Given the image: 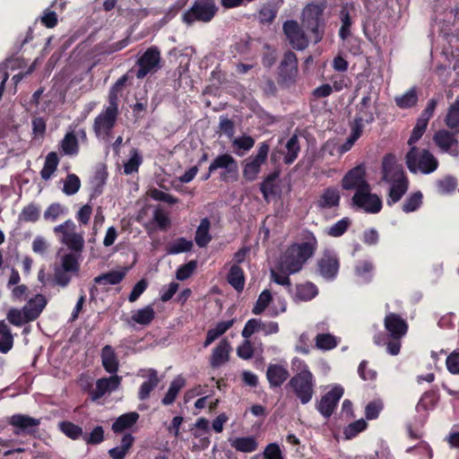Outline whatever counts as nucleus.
<instances>
[{"mask_svg": "<svg viewBox=\"0 0 459 459\" xmlns=\"http://www.w3.org/2000/svg\"><path fill=\"white\" fill-rule=\"evenodd\" d=\"M117 116L118 114L106 108L98 115L93 123V130L96 135H109L116 126Z\"/></svg>", "mask_w": 459, "mask_h": 459, "instance_id": "nucleus-17", "label": "nucleus"}, {"mask_svg": "<svg viewBox=\"0 0 459 459\" xmlns=\"http://www.w3.org/2000/svg\"><path fill=\"white\" fill-rule=\"evenodd\" d=\"M82 439L87 445L95 446L104 441V429L102 426H96L90 434L84 433Z\"/></svg>", "mask_w": 459, "mask_h": 459, "instance_id": "nucleus-54", "label": "nucleus"}, {"mask_svg": "<svg viewBox=\"0 0 459 459\" xmlns=\"http://www.w3.org/2000/svg\"><path fill=\"white\" fill-rule=\"evenodd\" d=\"M350 224L351 221L349 218H342V220L335 222L331 228H329L327 233L331 237H341L347 231Z\"/></svg>", "mask_w": 459, "mask_h": 459, "instance_id": "nucleus-60", "label": "nucleus"}, {"mask_svg": "<svg viewBox=\"0 0 459 459\" xmlns=\"http://www.w3.org/2000/svg\"><path fill=\"white\" fill-rule=\"evenodd\" d=\"M19 218L22 221L35 222L39 218V209L37 205L30 204L22 209Z\"/></svg>", "mask_w": 459, "mask_h": 459, "instance_id": "nucleus-56", "label": "nucleus"}, {"mask_svg": "<svg viewBox=\"0 0 459 459\" xmlns=\"http://www.w3.org/2000/svg\"><path fill=\"white\" fill-rule=\"evenodd\" d=\"M457 186L456 179L451 176H447L437 181V191L441 195L450 194Z\"/></svg>", "mask_w": 459, "mask_h": 459, "instance_id": "nucleus-57", "label": "nucleus"}, {"mask_svg": "<svg viewBox=\"0 0 459 459\" xmlns=\"http://www.w3.org/2000/svg\"><path fill=\"white\" fill-rule=\"evenodd\" d=\"M373 264L370 260H359L354 266V273L362 281H368L370 280Z\"/></svg>", "mask_w": 459, "mask_h": 459, "instance_id": "nucleus-47", "label": "nucleus"}, {"mask_svg": "<svg viewBox=\"0 0 459 459\" xmlns=\"http://www.w3.org/2000/svg\"><path fill=\"white\" fill-rule=\"evenodd\" d=\"M290 386L302 404L308 403L314 395L316 378L311 371L296 373L289 381Z\"/></svg>", "mask_w": 459, "mask_h": 459, "instance_id": "nucleus-6", "label": "nucleus"}, {"mask_svg": "<svg viewBox=\"0 0 459 459\" xmlns=\"http://www.w3.org/2000/svg\"><path fill=\"white\" fill-rule=\"evenodd\" d=\"M325 8V2L311 3L306 5L302 13L303 24L313 34L316 42L320 41L323 38L325 27L323 13Z\"/></svg>", "mask_w": 459, "mask_h": 459, "instance_id": "nucleus-5", "label": "nucleus"}, {"mask_svg": "<svg viewBox=\"0 0 459 459\" xmlns=\"http://www.w3.org/2000/svg\"><path fill=\"white\" fill-rule=\"evenodd\" d=\"M197 267L196 260H191L188 263L180 265L176 272V278L178 281H185L191 277Z\"/></svg>", "mask_w": 459, "mask_h": 459, "instance_id": "nucleus-58", "label": "nucleus"}, {"mask_svg": "<svg viewBox=\"0 0 459 459\" xmlns=\"http://www.w3.org/2000/svg\"><path fill=\"white\" fill-rule=\"evenodd\" d=\"M122 377L113 375L108 377H101L96 381L95 390L90 391L91 399L97 401L100 399L106 393L115 391L121 384Z\"/></svg>", "mask_w": 459, "mask_h": 459, "instance_id": "nucleus-18", "label": "nucleus"}, {"mask_svg": "<svg viewBox=\"0 0 459 459\" xmlns=\"http://www.w3.org/2000/svg\"><path fill=\"white\" fill-rule=\"evenodd\" d=\"M286 154L283 158V161L286 165L292 164L299 156L300 152L299 140L297 134H292L285 144Z\"/></svg>", "mask_w": 459, "mask_h": 459, "instance_id": "nucleus-35", "label": "nucleus"}, {"mask_svg": "<svg viewBox=\"0 0 459 459\" xmlns=\"http://www.w3.org/2000/svg\"><path fill=\"white\" fill-rule=\"evenodd\" d=\"M422 204V194L418 191L410 195L403 204V211L404 212H411L416 211Z\"/></svg>", "mask_w": 459, "mask_h": 459, "instance_id": "nucleus-51", "label": "nucleus"}, {"mask_svg": "<svg viewBox=\"0 0 459 459\" xmlns=\"http://www.w3.org/2000/svg\"><path fill=\"white\" fill-rule=\"evenodd\" d=\"M6 319L10 324L15 326H22L23 324L28 323L22 309L11 308L7 312Z\"/></svg>", "mask_w": 459, "mask_h": 459, "instance_id": "nucleus-63", "label": "nucleus"}, {"mask_svg": "<svg viewBox=\"0 0 459 459\" xmlns=\"http://www.w3.org/2000/svg\"><path fill=\"white\" fill-rule=\"evenodd\" d=\"M139 414L135 411L120 415L112 424V430L115 433H121L132 428L138 420Z\"/></svg>", "mask_w": 459, "mask_h": 459, "instance_id": "nucleus-28", "label": "nucleus"}, {"mask_svg": "<svg viewBox=\"0 0 459 459\" xmlns=\"http://www.w3.org/2000/svg\"><path fill=\"white\" fill-rule=\"evenodd\" d=\"M63 244L70 250L81 253L84 247V238L82 233H76L75 235H72L71 238L66 239Z\"/></svg>", "mask_w": 459, "mask_h": 459, "instance_id": "nucleus-62", "label": "nucleus"}, {"mask_svg": "<svg viewBox=\"0 0 459 459\" xmlns=\"http://www.w3.org/2000/svg\"><path fill=\"white\" fill-rule=\"evenodd\" d=\"M61 148L66 155H76L79 152L78 140L73 132L65 135L61 142Z\"/></svg>", "mask_w": 459, "mask_h": 459, "instance_id": "nucleus-45", "label": "nucleus"}, {"mask_svg": "<svg viewBox=\"0 0 459 459\" xmlns=\"http://www.w3.org/2000/svg\"><path fill=\"white\" fill-rule=\"evenodd\" d=\"M230 343L227 339L221 340L212 350L211 356L212 368H218L227 362L230 359Z\"/></svg>", "mask_w": 459, "mask_h": 459, "instance_id": "nucleus-23", "label": "nucleus"}, {"mask_svg": "<svg viewBox=\"0 0 459 459\" xmlns=\"http://www.w3.org/2000/svg\"><path fill=\"white\" fill-rule=\"evenodd\" d=\"M269 151V143L267 142H262L258 144L257 153L246 160L242 174L247 181L252 182L256 179L261 171L262 165L267 160Z\"/></svg>", "mask_w": 459, "mask_h": 459, "instance_id": "nucleus-9", "label": "nucleus"}, {"mask_svg": "<svg viewBox=\"0 0 459 459\" xmlns=\"http://www.w3.org/2000/svg\"><path fill=\"white\" fill-rule=\"evenodd\" d=\"M282 4L283 0H279L278 3L264 4L258 13L260 22L263 24H271L275 20L279 8Z\"/></svg>", "mask_w": 459, "mask_h": 459, "instance_id": "nucleus-29", "label": "nucleus"}, {"mask_svg": "<svg viewBox=\"0 0 459 459\" xmlns=\"http://www.w3.org/2000/svg\"><path fill=\"white\" fill-rule=\"evenodd\" d=\"M273 297L269 290H264L259 295L253 309L252 313L255 315H261L265 308L269 306Z\"/></svg>", "mask_w": 459, "mask_h": 459, "instance_id": "nucleus-50", "label": "nucleus"}, {"mask_svg": "<svg viewBox=\"0 0 459 459\" xmlns=\"http://www.w3.org/2000/svg\"><path fill=\"white\" fill-rule=\"evenodd\" d=\"M193 246L194 244L192 240H188L184 237H180L166 246V252L168 255L186 253L191 251Z\"/></svg>", "mask_w": 459, "mask_h": 459, "instance_id": "nucleus-36", "label": "nucleus"}, {"mask_svg": "<svg viewBox=\"0 0 459 459\" xmlns=\"http://www.w3.org/2000/svg\"><path fill=\"white\" fill-rule=\"evenodd\" d=\"M101 363L104 369L109 374H115L118 370L119 362L113 347L109 344L105 345L100 352Z\"/></svg>", "mask_w": 459, "mask_h": 459, "instance_id": "nucleus-25", "label": "nucleus"}, {"mask_svg": "<svg viewBox=\"0 0 459 459\" xmlns=\"http://www.w3.org/2000/svg\"><path fill=\"white\" fill-rule=\"evenodd\" d=\"M59 163V158L55 152H50L45 160L44 166L40 171L41 178L48 180L56 170Z\"/></svg>", "mask_w": 459, "mask_h": 459, "instance_id": "nucleus-40", "label": "nucleus"}, {"mask_svg": "<svg viewBox=\"0 0 459 459\" xmlns=\"http://www.w3.org/2000/svg\"><path fill=\"white\" fill-rule=\"evenodd\" d=\"M211 222L208 218L201 220L196 229L195 241L199 247H205L212 240L210 234Z\"/></svg>", "mask_w": 459, "mask_h": 459, "instance_id": "nucleus-31", "label": "nucleus"}, {"mask_svg": "<svg viewBox=\"0 0 459 459\" xmlns=\"http://www.w3.org/2000/svg\"><path fill=\"white\" fill-rule=\"evenodd\" d=\"M46 305L47 299L43 295L38 294L34 299H30L22 307L27 322L36 320L40 316Z\"/></svg>", "mask_w": 459, "mask_h": 459, "instance_id": "nucleus-22", "label": "nucleus"}, {"mask_svg": "<svg viewBox=\"0 0 459 459\" xmlns=\"http://www.w3.org/2000/svg\"><path fill=\"white\" fill-rule=\"evenodd\" d=\"M385 327L387 334L378 344L385 346L390 355L395 356L400 352L401 340L407 333L408 325L399 315L390 313L385 318Z\"/></svg>", "mask_w": 459, "mask_h": 459, "instance_id": "nucleus-3", "label": "nucleus"}, {"mask_svg": "<svg viewBox=\"0 0 459 459\" xmlns=\"http://www.w3.org/2000/svg\"><path fill=\"white\" fill-rule=\"evenodd\" d=\"M282 29L289 43L294 49L303 50L308 46V39L298 22L294 20L286 21Z\"/></svg>", "mask_w": 459, "mask_h": 459, "instance_id": "nucleus-15", "label": "nucleus"}, {"mask_svg": "<svg viewBox=\"0 0 459 459\" xmlns=\"http://www.w3.org/2000/svg\"><path fill=\"white\" fill-rule=\"evenodd\" d=\"M13 336L4 320L0 321V352L7 353L13 349Z\"/></svg>", "mask_w": 459, "mask_h": 459, "instance_id": "nucleus-37", "label": "nucleus"}, {"mask_svg": "<svg viewBox=\"0 0 459 459\" xmlns=\"http://www.w3.org/2000/svg\"><path fill=\"white\" fill-rule=\"evenodd\" d=\"M343 393L342 386L335 385L321 397L316 408L325 419H329L333 415Z\"/></svg>", "mask_w": 459, "mask_h": 459, "instance_id": "nucleus-11", "label": "nucleus"}, {"mask_svg": "<svg viewBox=\"0 0 459 459\" xmlns=\"http://www.w3.org/2000/svg\"><path fill=\"white\" fill-rule=\"evenodd\" d=\"M227 281L237 291H242L245 286L243 269L238 264H233L227 275Z\"/></svg>", "mask_w": 459, "mask_h": 459, "instance_id": "nucleus-34", "label": "nucleus"}, {"mask_svg": "<svg viewBox=\"0 0 459 459\" xmlns=\"http://www.w3.org/2000/svg\"><path fill=\"white\" fill-rule=\"evenodd\" d=\"M58 429L64 435L72 440H78L81 437H83L84 433L82 428L72 421L64 420L59 422Z\"/></svg>", "mask_w": 459, "mask_h": 459, "instance_id": "nucleus-38", "label": "nucleus"}, {"mask_svg": "<svg viewBox=\"0 0 459 459\" xmlns=\"http://www.w3.org/2000/svg\"><path fill=\"white\" fill-rule=\"evenodd\" d=\"M316 346L320 350H332L337 346V342L330 333H318L316 336Z\"/></svg>", "mask_w": 459, "mask_h": 459, "instance_id": "nucleus-53", "label": "nucleus"}, {"mask_svg": "<svg viewBox=\"0 0 459 459\" xmlns=\"http://www.w3.org/2000/svg\"><path fill=\"white\" fill-rule=\"evenodd\" d=\"M433 142L441 152L453 157L459 156V141L454 133L446 129L438 130L433 135Z\"/></svg>", "mask_w": 459, "mask_h": 459, "instance_id": "nucleus-14", "label": "nucleus"}, {"mask_svg": "<svg viewBox=\"0 0 459 459\" xmlns=\"http://www.w3.org/2000/svg\"><path fill=\"white\" fill-rule=\"evenodd\" d=\"M264 459H284L283 453L277 443L268 444L263 452Z\"/></svg>", "mask_w": 459, "mask_h": 459, "instance_id": "nucleus-64", "label": "nucleus"}, {"mask_svg": "<svg viewBox=\"0 0 459 459\" xmlns=\"http://www.w3.org/2000/svg\"><path fill=\"white\" fill-rule=\"evenodd\" d=\"M354 119L368 124L373 120L371 97L369 95L363 97L361 101L358 104Z\"/></svg>", "mask_w": 459, "mask_h": 459, "instance_id": "nucleus-32", "label": "nucleus"}, {"mask_svg": "<svg viewBox=\"0 0 459 459\" xmlns=\"http://www.w3.org/2000/svg\"><path fill=\"white\" fill-rule=\"evenodd\" d=\"M342 26L339 30V36L342 39H346L351 36V28L352 24L351 17L346 7H342L340 13Z\"/></svg>", "mask_w": 459, "mask_h": 459, "instance_id": "nucleus-48", "label": "nucleus"}, {"mask_svg": "<svg viewBox=\"0 0 459 459\" xmlns=\"http://www.w3.org/2000/svg\"><path fill=\"white\" fill-rule=\"evenodd\" d=\"M218 12L214 0H195L191 8L182 15V21L187 25L195 22H209Z\"/></svg>", "mask_w": 459, "mask_h": 459, "instance_id": "nucleus-7", "label": "nucleus"}, {"mask_svg": "<svg viewBox=\"0 0 459 459\" xmlns=\"http://www.w3.org/2000/svg\"><path fill=\"white\" fill-rule=\"evenodd\" d=\"M76 225L72 220H67L64 223L59 224L54 228L56 235L60 236V242L65 243L66 239L71 238L72 235H75Z\"/></svg>", "mask_w": 459, "mask_h": 459, "instance_id": "nucleus-43", "label": "nucleus"}, {"mask_svg": "<svg viewBox=\"0 0 459 459\" xmlns=\"http://www.w3.org/2000/svg\"><path fill=\"white\" fill-rule=\"evenodd\" d=\"M61 269L69 273H78L80 269L78 258L74 254L69 253L62 257Z\"/></svg>", "mask_w": 459, "mask_h": 459, "instance_id": "nucleus-59", "label": "nucleus"}, {"mask_svg": "<svg viewBox=\"0 0 459 459\" xmlns=\"http://www.w3.org/2000/svg\"><path fill=\"white\" fill-rule=\"evenodd\" d=\"M317 287L312 282H307L297 286L296 297L300 300H311L317 295Z\"/></svg>", "mask_w": 459, "mask_h": 459, "instance_id": "nucleus-44", "label": "nucleus"}, {"mask_svg": "<svg viewBox=\"0 0 459 459\" xmlns=\"http://www.w3.org/2000/svg\"><path fill=\"white\" fill-rule=\"evenodd\" d=\"M80 187L79 177L75 174H68L64 183L63 192L67 195H73L79 191Z\"/></svg>", "mask_w": 459, "mask_h": 459, "instance_id": "nucleus-52", "label": "nucleus"}, {"mask_svg": "<svg viewBox=\"0 0 459 459\" xmlns=\"http://www.w3.org/2000/svg\"><path fill=\"white\" fill-rule=\"evenodd\" d=\"M445 122L450 129H456L459 126V99L448 108Z\"/></svg>", "mask_w": 459, "mask_h": 459, "instance_id": "nucleus-49", "label": "nucleus"}, {"mask_svg": "<svg viewBox=\"0 0 459 459\" xmlns=\"http://www.w3.org/2000/svg\"><path fill=\"white\" fill-rule=\"evenodd\" d=\"M281 175V169L279 167L275 168L273 172L268 174L260 184V191L263 195L264 199L266 202H269V198L276 195V190L278 188V185L276 184V180L279 178Z\"/></svg>", "mask_w": 459, "mask_h": 459, "instance_id": "nucleus-24", "label": "nucleus"}, {"mask_svg": "<svg viewBox=\"0 0 459 459\" xmlns=\"http://www.w3.org/2000/svg\"><path fill=\"white\" fill-rule=\"evenodd\" d=\"M353 191L354 195L351 198L352 205L368 213H373V194L370 192V185Z\"/></svg>", "mask_w": 459, "mask_h": 459, "instance_id": "nucleus-20", "label": "nucleus"}, {"mask_svg": "<svg viewBox=\"0 0 459 459\" xmlns=\"http://www.w3.org/2000/svg\"><path fill=\"white\" fill-rule=\"evenodd\" d=\"M298 73V58L294 52L287 51L279 65V74L284 82L294 80Z\"/></svg>", "mask_w": 459, "mask_h": 459, "instance_id": "nucleus-19", "label": "nucleus"}, {"mask_svg": "<svg viewBox=\"0 0 459 459\" xmlns=\"http://www.w3.org/2000/svg\"><path fill=\"white\" fill-rule=\"evenodd\" d=\"M149 195L155 201L164 202L169 204H176L178 203V199L169 194H167L158 188H152L149 190Z\"/></svg>", "mask_w": 459, "mask_h": 459, "instance_id": "nucleus-61", "label": "nucleus"}, {"mask_svg": "<svg viewBox=\"0 0 459 459\" xmlns=\"http://www.w3.org/2000/svg\"><path fill=\"white\" fill-rule=\"evenodd\" d=\"M127 268H124L120 271H109L106 273H102L94 278V282L97 284H110L116 285L120 283L126 277Z\"/></svg>", "mask_w": 459, "mask_h": 459, "instance_id": "nucleus-33", "label": "nucleus"}, {"mask_svg": "<svg viewBox=\"0 0 459 459\" xmlns=\"http://www.w3.org/2000/svg\"><path fill=\"white\" fill-rule=\"evenodd\" d=\"M317 240L313 234L301 243H294L288 247L280 258L279 269L287 273L299 272L304 264L315 254Z\"/></svg>", "mask_w": 459, "mask_h": 459, "instance_id": "nucleus-2", "label": "nucleus"}, {"mask_svg": "<svg viewBox=\"0 0 459 459\" xmlns=\"http://www.w3.org/2000/svg\"><path fill=\"white\" fill-rule=\"evenodd\" d=\"M148 380L144 381L139 388L138 391V399L140 401H145L150 397L151 393L155 389L158 385L160 379L158 377V373L155 369L150 368L148 370Z\"/></svg>", "mask_w": 459, "mask_h": 459, "instance_id": "nucleus-27", "label": "nucleus"}, {"mask_svg": "<svg viewBox=\"0 0 459 459\" xmlns=\"http://www.w3.org/2000/svg\"><path fill=\"white\" fill-rule=\"evenodd\" d=\"M368 424L363 420H358L351 423H350L343 430V434L347 439H351L355 437L359 433L366 429Z\"/></svg>", "mask_w": 459, "mask_h": 459, "instance_id": "nucleus-55", "label": "nucleus"}, {"mask_svg": "<svg viewBox=\"0 0 459 459\" xmlns=\"http://www.w3.org/2000/svg\"><path fill=\"white\" fill-rule=\"evenodd\" d=\"M231 446L238 452L252 453L257 449L258 444L254 437H242L235 438Z\"/></svg>", "mask_w": 459, "mask_h": 459, "instance_id": "nucleus-39", "label": "nucleus"}, {"mask_svg": "<svg viewBox=\"0 0 459 459\" xmlns=\"http://www.w3.org/2000/svg\"><path fill=\"white\" fill-rule=\"evenodd\" d=\"M287 368L280 364H269L266 370V378L271 388L280 387L289 378Z\"/></svg>", "mask_w": 459, "mask_h": 459, "instance_id": "nucleus-21", "label": "nucleus"}, {"mask_svg": "<svg viewBox=\"0 0 459 459\" xmlns=\"http://www.w3.org/2000/svg\"><path fill=\"white\" fill-rule=\"evenodd\" d=\"M318 273L326 281H333L339 273L340 260L336 254L326 251L317 260Z\"/></svg>", "mask_w": 459, "mask_h": 459, "instance_id": "nucleus-12", "label": "nucleus"}, {"mask_svg": "<svg viewBox=\"0 0 459 459\" xmlns=\"http://www.w3.org/2000/svg\"><path fill=\"white\" fill-rule=\"evenodd\" d=\"M221 169L220 180L224 183L235 182L238 178V164L230 153H222L215 157L210 164V172Z\"/></svg>", "mask_w": 459, "mask_h": 459, "instance_id": "nucleus-8", "label": "nucleus"}, {"mask_svg": "<svg viewBox=\"0 0 459 459\" xmlns=\"http://www.w3.org/2000/svg\"><path fill=\"white\" fill-rule=\"evenodd\" d=\"M185 385L186 380L183 377L178 376L175 377L170 383L168 392L161 399V403L166 406L172 404Z\"/></svg>", "mask_w": 459, "mask_h": 459, "instance_id": "nucleus-30", "label": "nucleus"}, {"mask_svg": "<svg viewBox=\"0 0 459 459\" xmlns=\"http://www.w3.org/2000/svg\"><path fill=\"white\" fill-rule=\"evenodd\" d=\"M142 163L143 157L141 156L139 151L135 148H133L130 151L129 160L124 164V173L126 175H131L137 172Z\"/></svg>", "mask_w": 459, "mask_h": 459, "instance_id": "nucleus-42", "label": "nucleus"}, {"mask_svg": "<svg viewBox=\"0 0 459 459\" xmlns=\"http://www.w3.org/2000/svg\"><path fill=\"white\" fill-rule=\"evenodd\" d=\"M160 62V52L157 47H151L145 50L137 60L139 69L136 72L138 79H143L152 70L159 68Z\"/></svg>", "mask_w": 459, "mask_h": 459, "instance_id": "nucleus-13", "label": "nucleus"}, {"mask_svg": "<svg viewBox=\"0 0 459 459\" xmlns=\"http://www.w3.org/2000/svg\"><path fill=\"white\" fill-rule=\"evenodd\" d=\"M340 200L341 195L339 190L334 187H327L324 189L322 195L319 196L317 206L321 209L338 207Z\"/></svg>", "mask_w": 459, "mask_h": 459, "instance_id": "nucleus-26", "label": "nucleus"}, {"mask_svg": "<svg viewBox=\"0 0 459 459\" xmlns=\"http://www.w3.org/2000/svg\"><path fill=\"white\" fill-rule=\"evenodd\" d=\"M405 164L412 174H430L437 170L438 160L429 150L412 146L405 156Z\"/></svg>", "mask_w": 459, "mask_h": 459, "instance_id": "nucleus-4", "label": "nucleus"}, {"mask_svg": "<svg viewBox=\"0 0 459 459\" xmlns=\"http://www.w3.org/2000/svg\"><path fill=\"white\" fill-rule=\"evenodd\" d=\"M155 318V311L152 306H146L143 308L136 310L131 316V319L141 325H149Z\"/></svg>", "mask_w": 459, "mask_h": 459, "instance_id": "nucleus-41", "label": "nucleus"}, {"mask_svg": "<svg viewBox=\"0 0 459 459\" xmlns=\"http://www.w3.org/2000/svg\"><path fill=\"white\" fill-rule=\"evenodd\" d=\"M369 183L367 180V169L364 163L348 170L341 180L343 190L353 191L360 187H366Z\"/></svg>", "mask_w": 459, "mask_h": 459, "instance_id": "nucleus-10", "label": "nucleus"}, {"mask_svg": "<svg viewBox=\"0 0 459 459\" xmlns=\"http://www.w3.org/2000/svg\"><path fill=\"white\" fill-rule=\"evenodd\" d=\"M417 102L418 94L415 88H411L402 96L395 98V103L401 108H411L415 106Z\"/></svg>", "mask_w": 459, "mask_h": 459, "instance_id": "nucleus-46", "label": "nucleus"}, {"mask_svg": "<svg viewBox=\"0 0 459 459\" xmlns=\"http://www.w3.org/2000/svg\"><path fill=\"white\" fill-rule=\"evenodd\" d=\"M381 181L388 186L386 204L389 206L398 203L407 193L410 180L402 164L393 153L385 155L381 164Z\"/></svg>", "mask_w": 459, "mask_h": 459, "instance_id": "nucleus-1", "label": "nucleus"}, {"mask_svg": "<svg viewBox=\"0 0 459 459\" xmlns=\"http://www.w3.org/2000/svg\"><path fill=\"white\" fill-rule=\"evenodd\" d=\"M8 423L14 428L15 435H32L40 424V420L32 418L26 414H13L8 420Z\"/></svg>", "mask_w": 459, "mask_h": 459, "instance_id": "nucleus-16", "label": "nucleus"}]
</instances>
